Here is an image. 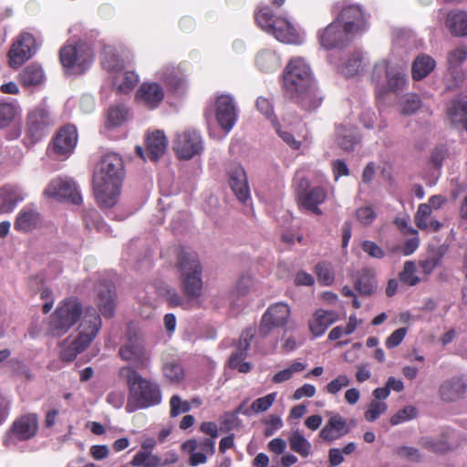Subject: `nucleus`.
Wrapping results in <instances>:
<instances>
[{"label": "nucleus", "mask_w": 467, "mask_h": 467, "mask_svg": "<svg viewBox=\"0 0 467 467\" xmlns=\"http://www.w3.org/2000/svg\"><path fill=\"white\" fill-rule=\"evenodd\" d=\"M124 175L122 158L117 153L104 155L94 173V194L101 208L115 205Z\"/></svg>", "instance_id": "nucleus-1"}, {"label": "nucleus", "mask_w": 467, "mask_h": 467, "mask_svg": "<svg viewBox=\"0 0 467 467\" xmlns=\"http://www.w3.org/2000/svg\"><path fill=\"white\" fill-rule=\"evenodd\" d=\"M77 142V129L74 125L67 124L57 130L48 150L57 158L67 159L73 153Z\"/></svg>", "instance_id": "nucleus-15"}, {"label": "nucleus", "mask_w": 467, "mask_h": 467, "mask_svg": "<svg viewBox=\"0 0 467 467\" xmlns=\"http://www.w3.org/2000/svg\"><path fill=\"white\" fill-rule=\"evenodd\" d=\"M416 264L413 261H406L403 270L399 274V279L403 284L414 286L420 283V279L416 275Z\"/></svg>", "instance_id": "nucleus-48"}, {"label": "nucleus", "mask_w": 467, "mask_h": 467, "mask_svg": "<svg viewBox=\"0 0 467 467\" xmlns=\"http://www.w3.org/2000/svg\"><path fill=\"white\" fill-rule=\"evenodd\" d=\"M18 202L17 194L12 187L4 186L0 188V213H10Z\"/></svg>", "instance_id": "nucleus-40"}, {"label": "nucleus", "mask_w": 467, "mask_h": 467, "mask_svg": "<svg viewBox=\"0 0 467 467\" xmlns=\"http://www.w3.org/2000/svg\"><path fill=\"white\" fill-rule=\"evenodd\" d=\"M39 223V213L32 209H22L16 218L14 227L18 232L28 233L36 229Z\"/></svg>", "instance_id": "nucleus-31"}, {"label": "nucleus", "mask_w": 467, "mask_h": 467, "mask_svg": "<svg viewBox=\"0 0 467 467\" xmlns=\"http://www.w3.org/2000/svg\"><path fill=\"white\" fill-rule=\"evenodd\" d=\"M164 89L157 82H143L135 93V101L149 109H154L158 108L164 99Z\"/></svg>", "instance_id": "nucleus-21"}, {"label": "nucleus", "mask_w": 467, "mask_h": 467, "mask_svg": "<svg viewBox=\"0 0 467 467\" xmlns=\"http://www.w3.org/2000/svg\"><path fill=\"white\" fill-rule=\"evenodd\" d=\"M417 415V410L413 406H406L402 410H399L390 418V423L392 425H398L404 421L410 420L415 418Z\"/></svg>", "instance_id": "nucleus-55"}, {"label": "nucleus", "mask_w": 467, "mask_h": 467, "mask_svg": "<svg viewBox=\"0 0 467 467\" xmlns=\"http://www.w3.org/2000/svg\"><path fill=\"white\" fill-rule=\"evenodd\" d=\"M446 113L451 124L462 125L467 132V94L451 99Z\"/></svg>", "instance_id": "nucleus-26"}, {"label": "nucleus", "mask_w": 467, "mask_h": 467, "mask_svg": "<svg viewBox=\"0 0 467 467\" xmlns=\"http://www.w3.org/2000/svg\"><path fill=\"white\" fill-rule=\"evenodd\" d=\"M101 318L96 309L87 308L79 325L77 337L60 352V358L66 362L73 361L78 354L86 350L101 328Z\"/></svg>", "instance_id": "nucleus-5"}, {"label": "nucleus", "mask_w": 467, "mask_h": 467, "mask_svg": "<svg viewBox=\"0 0 467 467\" xmlns=\"http://www.w3.org/2000/svg\"><path fill=\"white\" fill-rule=\"evenodd\" d=\"M36 50V44L33 35L29 33L22 34L8 52L9 66L14 68L19 67L33 57Z\"/></svg>", "instance_id": "nucleus-16"}, {"label": "nucleus", "mask_w": 467, "mask_h": 467, "mask_svg": "<svg viewBox=\"0 0 467 467\" xmlns=\"http://www.w3.org/2000/svg\"><path fill=\"white\" fill-rule=\"evenodd\" d=\"M170 415L171 417H177L180 414L186 413L191 410V405L188 401L182 400L179 395H173L170 399Z\"/></svg>", "instance_id": "nucleus-50"}, {"label": "nucleus", "mask_w": 467, "mask_h": 467, "mask_svg": "<svg viewBox=\"0 0 467 467\" xmlns=\"http://www.w3.org/2000/svg\"><path fill=\"white\" fill-rule=\"evenodd\" d=\"M421 107V100L416 94H409L402 102L401 114L411 115Z\"/></svg>", "instance_id": "nucleus-53"}, {"label": "nucleus", "mask_w": 467, "mask_h": 467, "mask_svg": "<svg viewBox=\"0 0 467 467\" xmlns=\"http://www.w3.org/2000/svg\"><path fill=\"white\" fill-rule=\"evenodd\" d=\"M317 36L321 47L327 50L343 48L349 45L354 38V36L336 19L324 29L319 30Z\"/></svg>", "instance_id": "nucleus-13"}, {"label": "nucleus", "mask_w": 467, "mask_h": 467, "mask_svg": "<svg viewBox=\"0 0 467 467\" xmlns=\"http://www.w3.org/2000/svg\"><path fill=\"white\" fill-rule=\"evenodd\" d=\"M253 337V328H247L242 332L236 351L232 353L229 358V368L237 369L241 373H248L252 369L251 363L245 362L244 359L247 356V351L250 348Z\"/></svg>", "instance_id": "nucleus-20"}, {"label": "nucleus", "mask_w": 467, "mask_h": 467, "mask_svg": "<svg viewBox=\"0 0 467 467\" xmlns=\"http://www.w3.org/2000/svg\"><path fill=\"white\" fill-rule=\"evenodd\" d=\"M336 142L344 151L354 150L356 145L360 142L361 137L356 129L338 124L335 128Z\"/></svg>", "instance_id": "nucleus-28"}, {"label": "nucleus", "mask_w": 467, "mask_h": 467, "mask_svg": "<svg viewBox=\"0 0 467 467\" xmlns=\"http://www.w3.org/2000/svg\"><path fill=\"white\" fill-rule=\"evenodd\" d=\"M19 113V107L16 103L0 102V129L7 127L14 121Z\"/></svg>", "instance_id": "nucleus-42"}, {"label": "nucleus", "mask_w": 467, "mask_h": 467, "mask_svg": "<svg viewBox=\"0 0 467 467\" xmlns=\"http://www.w3.org/2000/svg\"><path fill=\"white\" fill-rule=\"evenodd\" d=\"M315 274L318 283L322 285H330L334 283L335 273L329 262L322 261L317 264L315 266Z\"/></svg>", "instance_id": "nucleus-41"}, {"label": "nucleus", "mask_w": 467, "mask_h": 467, "mask_svg": "<svg viewBox=\"0 0 467 467\" xmlns=\"http://www.w3.org/2000/svg\"><path fill=\"white\" fill-rule=\"evenodd\" d=\"M168 140L163 131L155 130L149 133L146 138V150L149 159L151 161H157L162 157L167 149Z\"/></svg>", "instance_id": "nucleus-29"}, {"label": "nucleus", "mask_w": 467, "mask_h": 467, "mask_svg": "<svg viewBox=\"0 0 467 467\" xmlns=\"http://www.w3.org/2000/svg\"><path fill=\"white\" fill-rule=\"evenodd\" d=\"M355 289L361 295L369 296L377 289L375 272L369 268H363L358 273L354 282Z\"/></svg>", "instance_id": "nucleus-30"}, {"label": "nucleus", "mask_w": 467, "mask_h": 467, "mask_svg": "<svg viewBox=\"0 0 467 467\" xmlns=\"http://www.w3.org/2000/svg\"><path fill=\"white\" fill-rule=\"evenodd\" d=\"M383 72L386 73L388 78V88L383 92H395L402 89L406 85L407 78L404 70L401 68H389L387 62L375 65L371 74L372 80H378Z\"/></svg>", "instance_id": "nucleus-25"}, {"label": "nucleus", "mask_w": 467, "mask_h": 467, "mask_svg": "<svg viewBox=\"0 0 467 467\" xmlns=\"http://www.w3.org/2000/svg\"><path fill=\"white\" fill-rule=\"evenodd\" d=\"M252 285V278L249 275H242L233 288L232 293L236 297L244 296L250 292Z\"/></svg>", "instance_id": "nucleus-57"}, {"label": "nucleus", "mask_w": 467, "mask_h": 467, "mask_svg": "<svg viewBox=\"0 0 467 467\" xmlns=\"http://www.w3.org/2000/svg\"><path fill=\"white\" fill-rule=\"evenodd\" d=\"M59 60L67 70L75 69L76 73L85 72L92 63V50L86 45H66L59 50Z\"/></svg>", "instance_id": "nucleus-8"}, {"label": "nucleus", "mask_w": 467, "mask_h": 467, "mask_svg": "<svg viewBox=\"0 0 467 467\" xmlns=\"http://www.w3.org/2000/svg\"><path fill=\"white\" fill-rule=\"evenodd\" d=\"M44 78L42 67L36 64L26 66L18 75V81L25 88L40 85Z\"/></svg>", "instance_id": "nucleus-34"}, {"label": "nucleus", "mask_w": 467, "mask_h": 467, "mask_svg": "<svg viewBox=\"0 0 467 467\" xmlns=\"http://www.w3.org/2000/svg\"><path fill=\"white\" fill-rule=\"evenodd\" d=\"M199 444L195 440H188L182 444V450L190 454L189 464L191 466H197L204 462V452L196 451Z\"/></svg>", "instance_id": "nucleus-45"}, {"label": "nucleus", "mask_w": 467, "mask_h": 467, "mask_svg": "<svg viewBox=\"0 0 467 467\" xmlns=\"http://www.w3.org/2000/svg\"><path fill=\"white\" fill-rule=\"evenodd\" d=\"M290 449L298 453L301 457L306 458L311 453V443L300 433L299 431H295L288 438Z\"/></svg>", "instance_id": "nucleus-39"}, {"label": "nucleus", "mask_w": 467, "mask_h": 467, "mask_svg": "<svg viewBox=\"0 0 467 467\" xmlns=\"http://www.w3.org/2000/svg\"><path fill=\"white\" fill-rule=\"evenodd\" d=\"M161 78L172 90L179 89L183 82V73L179 67L166 66L161 69Z\"/></svg>", "instance_id": "nucleus-38"}, {"label": "nucleus", "mask_w": 467, "mask_h": 467, "mask_svg": "<svg viewBox=\"0 0 467 467\" xmlns=\"http://www.w3.org/2000/svg\"><path fill=\"white\" fill-rule=\"evenodd\" d=\"M163 374L171 382H179L182 379L184 373L181 364L170 362L164 365Z\"/></svg>", "instance_id": "nucleus-51"}, {"label": "nucleus", "mask_w": 467, "mask_h": 467, "mask_svg": "<svg viewBox=\"0 0 467 467\" xmlns=\"http://www.w3.org/2000/svg\"><path fill=\"white\" fill-rule=\"evenodd\" d=\"M255 105L257 110L262 113L274 127H279V122L275 114L274 106L270 99L260 96L257 98Z\"/></svg>", "instance_id": "nucleus-44"}, {"label": "nucleus", "mask_w": 467, "mask_h": 467, "mask_svg": "<svg viewBox=\"0 0 467 467\" xmlns=\"http://www.w3.org/2000/svg\"><path fill=\"white\" fill-rule=\"evenodd\" d=\"M101 66L108 72L115 73L124 68V62L112 50H105L101 59Z\"/></svg>", "instance_id": "nucleus-43"}, {"label": "nucleus", "mask_w": 467, "mask_h": 467, "mask_svg": "<svg viewBox=\"0 0 467 467\" xmlns=\"http://www.w3.org/2000/svg\"><path fill=\"white\" fill-rule=\"evenodd\" d=\"M350 381L346 375H339L333 380H331L326 387L327 391L330 394H337L343 388L348 387Z\"/></svg>", "instance_id": "nucleus-60"}, {"label": "nucleus", "mask_w": 467, "mask_h": 467, "mask_svg": "<svg viewBox=\"0 0 467 467\" xmlns=\"http://www.w3.org/2000/svg\"><path fill=\"white\" fill-rule=\"evenodd\" d=\"M139 75L132 70L125 71L122 75L121 81L118 83L115 79L114 83L117 86V90L119 93H130L139 83Z\"/></svg>", "instance_id": "nucleus-46"}, {"label": "nucleus", "mask_w": 467, "mask_h": 467, "mask_svg": "<svg viewBox=\"0 0 467 467\" xmlns=\"http://www.w3.org/2000/svg\"><path fill=\"white\" fill-rule=\"evenodd\" d=\"M119 355L123 360L132 364L136 370L148 368L150 363L143 340L136 335L129 337L128 341L119 348Z\"/></svg>", "instance_id": "nucleus-14"}, {"label": "nucleus", "mask_w": 467, "mask_h": 467, "mask_svg": "<svg viewBox=\"0 0 467 467\" xmlns=\"http://www.w3.org/2000/svg\"><path fill=\"white\" fill-rule=\"evenodd\" d=\"M228 177L229 186L235 197L240 202L245 204L250 200L251 192L244 169L235 164L229 170Z\"/></svg>", "instance_id": "nucleus-23"}, {"label": "nucleus", "mask_w": 467, "mask_h": 467, "mask_svg": "<svg viewBox=\"0 0 467 467\" xmlns=\"http://www.w3.org/2000/svg\"><path fill=\"white\" fill-rule=\"evenodd\" d=\"M312 82L310 67L305 59L292 58L283 73V88L291 99L306 109L317 106Z\"/></svg>", "instance_id": "nucleus-3"}, {"label": "nucleus", "mask_w": 467, "mask_h": 467, "mask_svg": "<svg viewBox=\"0 0 467 467\" xmlns=\"http://www.w3.org/2000/svg\"><path fill=\"white\" fill-rule=\"evenodd\" d=\"M53 124V119L47 107L38 105L27 113L26 134L35 143L48 133Z\"/></svg>", "instance_id": "nucleus-11"}, {"label": "nucleus", "mask_w": 467, "mask_h": 467, "mask_svg": "<svg viewBox=\"0 0 467 467\" xmlns=\"http://www.w3.org/2000/svg\"><path fill=\"white\" fill-rule=\"evenodd\" d=\"M356 218L363 226H369L377 218V213L371 206H363L356 211Z\"/></svg>", "instance_id": "nucleus-52"}, {"label": "nucleus", "mask_w": 467, "mask_h": 467, "mask_svg": "<svg viewBox=\"0 0 467 467\" xmlns=\"http://www.w3.org/2000/svg\"><path fill=\"white\" fill-rule=\"evenodd\" d=\"M362 70V59L359 56H352L345 65V73L348 77H353Z\"/></svg>", "instance_id": "nucleus-62"}, {"label": "nucleus", "mask_w": 467, "mask_h": 467, "mask_svg": "<svg viewBox=\"0 0 467 467\" xmlns=\"http://www.w3.org/2000/svg\"><path fill=\"white\" fill-rule=\"evenodd\" d=\"M455 432L449 431L446 433V441H432L426 439L423 441V446L435 452V453H445L451 450L457 448L460 445V442L454 440Z\"/></svg>", "instance_id": "nucleus-37"}, {"label": "nucleus", "mask_w": 467, "mask_h": 467, "mask_svg": "<svg viewBox=\"0 0 467 467\" xmlns=\"http://www.w3.org/2000/svg\"><path fill=\"white\" fill-rule=\"evenodd\" d=\"M239 116L238 108L230 95H220L215 100V119L219 127L227 135L235 126Z\"/></svg>", "instance_id": "nucleus-12"}, {"label": "nucleus", "mask_w": 467, "mask_h": 467, "mask_svg": "<svg viewBox=\"0 0 467 467\" xmlns=\"http://www.w3.org/2000/svg\"><path fill=\"white\" fill-rule=\"evenodd\" d=\"M407 327H400L392 332L386 339L385 345L388 348L398 347L407 335Z\"/></svg>", "instance_id": "nucleus-61"}, {"label": "nucleus", "mask_w": 467, "mask_h": 467, "mask_svg": "<svg viewBox=\"0 0 467 467\" xmlns=\"http://www.w3.org/2000/svg\"><path fill=\"white\" fill-rule=\"evenodd\" d=\"M266 425L264 434L266 437L272 436L277 430L283 426L282 420L277 415H270L269 418L265 421Z\"/></svg>", "instance_id": "nucleus-64"}, {"label": "nucleus", "mask_w": 467, "mask_h": 467, "mask_svg": "<svg viewBox=\"0 0 467 467\" xmlns=\"http://www.w3.org/2000/svg\"><path fill=\"white\" fill-rule=\"evenodd\" d=\"M276 393L273 392L262 398H258L253 401L251 409L253 411L259 413L267 410L274 403Z\"/></svg>", "instance_id": "nucleus-56"}, {"label": "nucleus", "mask_w": 467, "mask_h": 467, "mask_svg": "<svg viewBox=\"0 0 467 467\" xmlns=\"http://www.w3.org/2000/svg\"><path fill=\"white\" fill-rule=\"evenodd\" d=\"M119 377L128 388L125 410L133 413L158 406L162 401V391L158 382L142 377L132 366H124L119 370Z\"/></svg>", "instance_id": "nucleus-2"}, {"label": "nucleus", "mask_w": 467, "mask_h": 467, "mask_svg": "<svg viewBox=\"0 0 467 467\" xmlns=\"http://www.w3.org/2000/svg\"><path fill=\"white\" fill-rule=\"evenodd\" d=\"M38 431V418L35 413L24 414L12 423L4 439V445L9 447L16 441H25L34 438Z\"/></svg>", "instance_id": "nucleus-10"}, {"label": "nucleus", "mask_w": 467, "mask_h": 467, "mask_svg": "<svg viewBox=\"0 0 467 467\" xmlns=\"http://www.w3.org/2000/svg\"><path fill=\"white\" fill-rule=\"evenodd\" d=\"M257 26L276 40L288 45H301L303 38L294 24L285 16H277L270 6L260 7L254 13Z\"/></svg>", "instance_id": "nucleus-4"}, {"label": "nucleus", "mask_w": 467, "mask_h": 467, "mask_svg": "<svg viewBox=\"0 0 467 467\" xmlns=\"http://www.w3.org/2000/svg\"><path fill=\"white\" fill-rule=\"evenodd\" d=\"M255 64L262 72L270 73L279 68L280 58L275 51L264 49L257 54Z\"/></svg>", "instance_id": "nucleus-36"}, {"label": "nucleus", "mask_w": 467, "mask_h": 467, "mask_svg": "<svg viewBox=\"0 0 467 467\" xmlns=\"http://www.w3.org/2000/svg\"><path fill=\"white\" fill-rule=\"evenodd\" d=\"M96 303L104 317L114 316L116 308V289L112 282L99 283L97 286Z\"/></svg>", "instance_id": "nucleus-24"}, {"label": "nucleus", "mask_w": 467, "mask_h": 467, "mask_svg": "<svg viewBox=\"0 0 467 467\" xmlns=\"http://www.w3.org/2000/svg\"><path fill=\"white\" fill-rule=\"evenodd\" d=\"M45 194L55 199L66 200L74 204H79L82 202L75 182L68 178L52 180L46 188Z\"/></svg>", "instance_id": "nucleus-17"}, {"label": "nucleus", "mask_w": 467, "mask_h": 467, "mask_svg": "<svg viewBox=\"0 0 467 467\" xmlns=\"http://www.w3.org/2000/svg\"><path fill=\"white\" fill-rule=\"evenodd\" d=\"M436 61L429 55L418 56L412 63L411 75L414 80H421L435 68Z\"/></svg>", "instance_id": "nucleus-33"}, {"label": "nucleus", "mask_w": 467, "mask_h": 467, "mask_svg": "<svg viewBox=\"0 0 467 467\" xmlns=\"http://www.w3.org/2000/svg\"><path fill=\"white\" fill-rule=\"evenodd\" d=\"M338 319V315L333 310L317 309L312 318L309 320V329L311 333L319 337L322 336L327 327Z\"/></svg>", "instance_id": "nucleus-27"}, {"label": "nucleus", "mask_w": 467, "mask_h": 467, "mask_svg": "<svg viewBox=\"0 0 467 467\" xmlns=\"http://www.w3.org/2000/svg\"><path fill=\"white\" fill-rule=\"evenodd\" d=\"M445 25L454 36H467V13L462 11L449 12Z\"/></svg>", "instance_id": "nucleus-32"}, {"label": "nucleus", "mask_w": 467, "mask_h": 467, "mask_svg": "<svg viewBox=\"0 0 467 467\" xmlns=\"http://www.w3.org/2000/svg\"><path fill=\"white\" fill-rule=\"evenodd\" d=\"M201 149L202 138L195 130H189L177 134L173 150L180 159H192Z\"/></svg>", "instance_id": "nucleus-19"}, {"label": "nucleus", "mask_w": 467, "mask_h": 467, "mask_svg": "<svg viewBox=\"0 0 467 467\" xmlns=\"http://www.w3.org/2000/svg\"><path fill=\"white\" fill-rule=\"evenodd\" d=\"M326 199L327 192L321 186L299 190L296 196L298 206L316 215H321L323 213L319 205L322 204Z\"/></svg>", "instance_id": "nucleus-22"}, {"label": "nucleus", "mask_w": 467, "mask_h": 467, "mask_svg": "<svg viewBox=\"0 0 467 467\" xmlns=\"http://www.w3.org/2000/svg\"><path fill=\"white\" fill-rule=\"evenodd\" d=\"M361 247L371 257L381 259L385 256L384 250L372 241H364Z\"/></svg>", "instance_id": "nucleus-63"}, {"label": "nucleus", "mask_w": 467, "mask_h": 467, "mask_svg": "<svg viewBox=\"0 0 467 467\" xmlns=\"http://www.w3.org/2000/svg\"><path fill=\"white\" fill-rule=\"evenodd\" d=\"M290 306L284 302H277L268 306L263 314L258 333L262 337H266L273 329L285 327L290 319Z\"/></svg>", "instance_id": "nucleus-9"}, {"label": "nucleus", "mask_w": 467, "mask_h": 467, "mask_svg": "<svg viewBox=\"0 0 467 467\" xmlns=\"http://www.w3.org/2000/svg\"><path fill=\"white\" fill-rule=\"evenodd\" d=\"M337 21L354 36L367 28V18L359 5H350L344 7L337 15Z\"/></svg>", "instance_id": "nucleus-18"}, {"label": "nucleus", "mask_w": 467, "mask_h": 467, "mask_svg": "<svg viewBox=\"0 0 467 467\" xmlns=\"http://www.w3.org/2000/svg\"><path fill=\"white\" fill-rule=\"evenodd\" d=\"M464 382L458 378L451 379L440 387L441 398L445 401H453L461 398L465 392Z\"/></svg>", "instance_id": "nucleus-35"}, {"label": "nucleus", "mask_w": 467, "mask_h": 467, "mask_svg": "<svg viewBox=\"0 0 467 467\" xmlns=\"http://www.w3.org/2000/svg\"><path fill=\"white\" fill-rule=\"evenodd\" d=\"M128 117V109L124 105H113L108 110V124L110 128L120 126Z\"/></svg>", "instance_id": "nucleus-47"}, {"label": "nucleus", "mask_w": 467, "mask_h": 467, "mask_svg": "<svg viewBox=\"0 0 467 467\" xmlns=\"http://www.w3.org/2000/svg\"><path fill=\"white\" fill-rule=\"evenodd\" d=\"M431 213V209L427 203H420L418 207L417 213L415 214V223L418 228L420 230H427L429 228V223H427V219Z\"/></svg>", "instance_id": "nucleus-54"}, {"label": "nucleus", "mask_w": 467, "mask_h": 467, "mask_svg": "<svg viewBox=\"0 0 467 467\" xmlns=\"http://www.w3.org/2000/svg\"><path fill=\"white\" fill-rule=\"evenodd\" d=\"M467 59V50L464 47H458L450 51L447 56V62L450 68L460 67Z\"/></svg>", "instance_id": "nucleus-49"}, {"label": "nucleus", "mask_w": 467, "mask_h": 467, "mask_svg": "<svg viewBox=\"0 0 467 467\" xmlns=\"http://www.w3.org/2000/svg\"><path fill=\"white\" fill-rule=\"evenodd\" d=\"M387 410V405L380 401H372L368 410L365 412V419L368 421L376 420Z\"/></svg>", "instance_id": "nucleus-59"}, {"label": "nucleus", "mask_w": 467, "mask_h": 467, "mask_svg": "<svg viewBox=\"0 0 467 467\" xmlns=\"http://www.w3.org/2000/svg\"><path fill=\"white\" fill-rule=\"evenodd\" d=\"M177 267L181 273L182 286L184 295L196 299L202 294V265L194 252L181 251L178 254Z\"/></svg>", "instance_id": "nucleus-6"}, {"label": "nucleus", "mask_w": 467, "mask_h": 467, "mask_svg": "<svg viewBox=\"0 0 467 467\" xmlns=\"http://www.w3.org/2000/svg\"><path fill=\"white\" fill-rule=\"evenodd\" d=\"M83 314V307L77 297H68L59 302L50 316L49 327L54 336L66 334L75 326Z\"/></svg>", "instance_id": "nucleus-7"}, {"label": "nucleus", "mask_w": 467, "mask_h": 467, "mask_svg": "<svg viewBox=\"0 0 467 467\" xmlns=\"http://www.w3.org/2000/svg\"><path fill=\"white\" fill-rule=\"evenodd\" d=\"M327 423L329 427L335 430L338 438L349 432V428L348 427L346 420L339 414L333 415Z\"/></svg>", "instance_id": "nucleus-58"}]
</instances>
